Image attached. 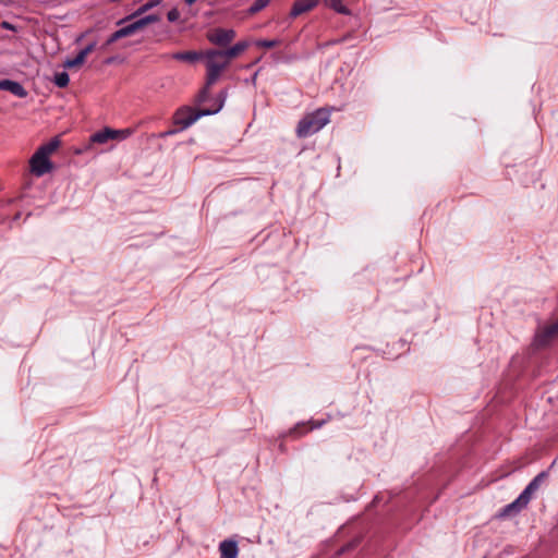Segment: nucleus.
<instances>
[{
    "label": "nucleus",
    "mask_w": 558,
    "mask_h": 558,
    "mask_svg": "<svg viewBox=\"0 0 558 558\" xmlns=\"http://www.w3.org/2000/svg\"><path fill=\"white\" fill-rule=\"evenodd\" d=\"M96 48V43H90L89 45H87L83 50V53H85L86 56H88L92 51H94V49Z\"/></svg>",
    "instance_id": "obj_31"
},
{
    "label": "nucleus",
    "mask_w": 558,
    "mask_h": 558,
    "mask_svg": "<svg viewBox=\"0 0 558 558\" xmlns=\"http://www.w3.org/2000/svg\"><path fill=\"white\" fill-rule=\"evenodd\" d=\"M186 4L192 5L196 0H184Z\"/></svg>",
    "instance_id": "obj_34"
},
{
    "label": "nucleus",
    "mask_w": 558,
    "mask_h": 558,
    "mask_svg": "<svg viewBox=\"0 0 558 558\" xmlns=\"http://www.w3.org/2000/svg\"><path fill=\"white\" fill-rule=\"evenodd\" d=\"M121 37L119 35V31L117 29L116 32H113L106 40V45L107 46H110L112 44H114L116 41L120 40Z\"/></svg>",
    "instance_id": "obj_28"
},
{
    "label": "nucleus",
    "mask_w": 558,
    "mask_h": 558,
    "mask_svg": "<svg viewBox=\"0 0 558 558\" xmlns=\"http://www.w3.org/2000/svg\"><path fill=\"white\" fill-rule=\"evenodd\" d=\"M299 427H300V425H298L296 427H294V428L291 430V434H296V433H298Z\"/></svg>",
    "instance_id": "obj_35"
},
{
    "label": "nucleus",
    "mask_w": 558,
    "mask_h": 558,
    "mask_svg": "<svg viewBox=\"0 0 558 558\" xmlns=\"http://www.w3.org/2000/svg\"><path fill=\"white\" fill-rule=\"evenodd\" d=\"M86 54L81 50L75 58L66 59L64 62V68L72 69L78 65H82L86 60Z\"/></svg>",
    "instance_id": "obj_18"
},
{
    "label": "nucleus",
    "mask_w": 558,
    "mask_h": 558,
    "mask_svg": "<svg viewBox=\"0 0 558 558\" xmlns=\"http://www.w3.org/2000/svg\"><path fill=\"white\" fill-rule=\"evenodd\" d=\"M213 85H208V80H206L205 86L199 90L198 95L196 96V102L202 104L206 101L209 97V89Z\"/></svg>",
    "instance_id": "obj_22"
},
{
    "label": "nucleus",
    "mask_w": 558,
    "mask_h": 558,
    "mask_svg": "<svg viewBox=\"0 0 558 558\" xmlns=\"http://www.w3.org/2000/svg\"><path fill=\"white\" fill-rule=\"evenodd\" d=\"M206 116H211V112L205 109L193 110L191 107H182L175 111L173 121L174 124L180 125V130H185Z\"/></svg>",
    "instance_id": "obj_3"
},
{
    "label": "nucleus",
    "mask_w": 558,
    "mask_h": 558,
    "mask_svg": "<svg viewBox=\"0 0 558 558\" xmlns=\"http://www.w3.org/2000/svg\"><path fill=\"white\" fill-rule=\"evenodd\" d=\"M69 82H70V76H69V74L65 71L58 72V73L54 74L53 83L58 87L64 88V87H66L69 85Z\"/></svg>",
    "instance_id": "obj_19"
},
{
    "label": "nucleus",
    "mask_w": 558,
    "mask_h": 558,
    "mask_svg": "<svg viewBox=\"0 0 558 558\" xmlns=\"http://www.w3.org/2000/svg\"><path fill=\"white\" fill-rule=\"evenodd\" d=\"M248 47L247 41H239L234 46L230 47L227 50H220V53L225 57L226 60L230 63V60L241 54Z\"/></svg>",
    "instance_id": "obj_14"
},
{
    "label": "nucleus",
    "mask_w": 558,
    "mask_h": 558,
    "mask_svg": "<svg viewBox=\"0 0 558 558\" xmlns=\"http://www.w3.org/2000/svg\"><path fill=\"white\" fill-rule=\"evenodd\" d=\"M121 37L119 35V31L117 29L116 32H113L106 40V45L107 46H110L112 44H114L116 41L120 40Z\"/></svg>",
    "instance_id": "obj_29"
},
{
    "label": "nucleus",
    "mask_w": 558,
    "mask_h": 558,
    "mask_svg": "<svg viewBox=\"0 0 558 558\" xmlns=\"http://www.w3.org/2000/svg\"><path fill=\"white\" fill-rule=\"evenodd\" d=\"M206 80L208 85H214L220 77L221 72L229 65L228 60L225 59L220 50H208L206 51Z\"/></svg>",
    "instance_id": "obj_2"
},
{
    "label": "nucleus",
    "mask_w": 558,
    "mask_h": 558,
    "mask_svg": "<svg viewBox=\"0 0 558 558\" xmlns=\"http://www.w3.org/2000/svg\"><path fill=\"white\" fill-rule=\"evenodd\" d=\"M529 505V501L526 499H522V495L520 494L519 497L510 502L509 505L505 506L500 512V517H509L512 514L519 513L522 509H524Z\"/></svg>",
    "instance_id": "obj_12"
},
{
    "label": "nucleus",
    "mask_w": 558,
    "mask_h": 558,
    "mask_svg": "<svg viewBox=\"0 0 558 558\" xmlns=\"http://www.w3.org/2000/svg\"><path fill=\"white\" fill-rule=\"evenodd\" d=\"M177 132H178V130H169V131L161 133L160 137H167V136L175 134Z\"/></svg>",
    "instance_id": "obj_33"
},
{
    "label": "nucleus",
    "mask_w": 558,
    "mask_h": 558,
    "mask_svg": "<svg viewBox=\"0 0 558 558\" xmlns=\"http://www.w3.org/2000/svg\"><path fill=\"white\" fill-rule=\"evenodd\" d=\"M325 4L337 13L350 15L351 11L342 3V0H325Z\"/></svg>",
    "instance_id": "obj_16"
},
{
    "label": "nucleus",
    "mask_w": 558,
    "mask_h": 558,
    "mask_svg": "<svg viewBox=\"0 0 558 558\" xmlns=\"http://www.w3.org/2000/svg\"><path fill=\"white\" fill-rule=\"evenodd\" d=\"M0 90H8L20 98H25L27 96V90L23 87V85L11 80L0 81Z\"/></svg>",
    "instance_id": "obj_11"
},
{
    "label": "nucleus",
    "mask_w": 558,
    "mask_h": 558,
    "mask_svg": "<svg viewBox=\"0 0 558 558\" xmlns=\"http://www.w3.org/2000/svg\"><path fill=\"white\" fill-rule=\"evenodd\" d=\"M144 27L147 26L148 24H151V23H155V22H158L159 21V16L156 15V14H149V15H145V16H140Z\"/></svg>",
    "instance_id": "obj_25"
},
{
    "label": "nucleus",
    "mask_w": 558,
    "mask_h": 558,
    "mask_svg": "<svg viewBox=\"0 0 558 558\" xmlns=\"http://www.w3.org/2000/svg\"><path fill=\"white\" fill-rule=\"evenodd\" d=\"M310 423H311V429H316V428L322 427L325 424V421L324 420L317 421V422L311 421Z\"/></svg>",
    "instance_id": "obj_32"
},
{
    "label": "nucleus",
    "mask_w": 558,
    "mask_h": 558,
    "mask_svg": "<svg viewBox=\"0 0 558 558\" xmlns=\"http://www.w3.org/2000/svg\"><path fill=\"white\" fill-rule=\"evenodd\" d=\"M558 336V320L539 327L536 331L533 340V347L536 349H543L549 345Z\"/></svg>",
    "instance_id": "obj_4"
},
{
    "label": "nucleus",
    "mask_w": 558,
    "mask_h": 558,
    "mask_svg": "<svg viewBox=\"0 0 558 558\" xmlns=\"http://www.w3.org/2000/svg\"><path fill=\"white\" fill-rule=\"evenodd\" d=\"M255 44L258 47L272 48V47H276L277 45H279V41L276 39H271V40L260 39V40H257Z\"/></svg>",
    "instance_id": "obj_24"
},
{
    "label": "nucleus",
    "mask_w": 558,
    "mask_h": 558,
    "mask_svg": "<svg viewBox=\"0 0 558 558\" xmlns=\"http://www.w3.org/2000/svg\"><path fill=\"white\" fill-rule=\"evenodd\" d=\"M234 37L235 32L233 29L216 28L208 35V40L218 46H227L234 39Z\"/></svg>",
    "instance_id": "obj_7"
},
{
    "label": "nucleus",
    "mask_w": 558,
    "mask_h": 558,
    "mask_svg": "<svg viewBox=\"0 0 558 558\" xmlns=\"http://www.w3.org/2000/svg\"><path fill=\"white\" fill-rule=\"evenodd\" d=\"M132 134H133V130H131V129L114 130V129H110V128H105V129L94 133L90 136V141L93 143L105 144L109 140L124 141L128 137H130Z\"/></svg>",
    "instance_id": "obj_5"
},
{
    "label": "nucleus",
    "mask_w": 558,
    "mask_h": 558,
    "mask_svg": "<svg viewBox=\"0 0 558 558\" xmlns=\"http://www.w3.org/2000/svg\"><path fill=\"white\" fill-rule=\"evenodd\" d=\"M31 170L36 177H43L48 173L52 169V163L49 160V157L40 154L36 150L33 157L29 160Z\"/></svg>",
    "instance_id": "obj_6"
},
{
    "label": "nucleus",
    "mask_w": 558,
    "mask_h": 558,
    "mask_svg": "<svg viewBox=\"0 0 558 558\" xmlns=\"http://www.w3.org/2000/svg\"><path fill=\"white\" fill-rule=\"evenodd\" d=\"M0 27L3 28V29H9V31H13V32H16L17 28L15 25L11 24L10 22L8 21H2L0 23Z\"/></svg>",
    "instance_id": "obj_30"
},
{
    "label": "nucleus",
    "mask_w": 558,
    "mask_h": 558,
    "mask_svg": "<svg viewBox=\"0 0 558 558\" xmlns=\"http://www.w3.org/2000/svg\"><path fill=\"white\" fill-rule=\"evenodd\" d=\"M59 144H60L59 140L53 138L50 142L41 145L37 149V151L49 157L58 148Z\"/></svg>",
    "instance_id": "obj_17"
},
{
    "label": "nucleus",
    "mask_w": 558,
    "mask_h": 558,
    "mask_svg": "<svg viewBox=\"0 0 558 558\" xmlns=\"http://www.w3.org/2000/svg\"><path fill=\"white\" fill-rule=\"evenodd\" d=\"M547 476L548 473L546 471L538 473L521 493L522 499H526L530 502L533 494L541 487Z\"/></svg>",
    "instance_id": "obj_8"
},
{
    "label": "nucleus",
    "mask_w": 558,
    "mask_h": 558,
    "mask_svg": "<svg viewBox=\"0 0 558 558\" xmlns=\"http://www.w3.org/2000/svg\"><path fill=\"white\" fill-rule=\"evenodd\" d=\"M221 558H236L239 554L238 543L232 539H225L219 545Z\"/></svg>",
    "instance_id": "obj_13"
},
{
    "label": "nucleus",
    "mask_w": 558,
    "mask_h": 558,
    "mask_svg": "<svg viewBox=\"0 0 558 558\" xmlns=\"http://www.w3.org/2000/svg\"><path fill=\"white\" fill-rule=\"evenodd\" d=\"M109 2H118L119 0H108Z\"/></svg>",
    "instance_id": "obj_36"
},
{
    "label": "nucleus",
    "mask_w": 558,
    "mask_h": 558,
    "mask_svg": "<svg viewBox=\"0 0 558 558\" xmlns=\"http://www.w3.org/2000/svg\"><path fill=\"white\" fill-rule=\"evenodd\" d=\"M228 97L227 90H221L217 96V106L213 109H207L211 114L218 113L225 106V101Z\"/></svg>",
    "instance_id": "obj_20"
},
{
    "label": "nucleus",
    "mask_w": 558,
    "mask_h": 558,
    "mask_svg": "<svg viewBox=\"0 0 558 558\" xmlns=\"http://www.w3.org/2000/svg\"><path fill=\"white\" fill-rule=\"evenodd\" d=\"M124 24L128 25L132 35L136 34L137 32H140L141 29L144 28V25H143L140 16L135 17L129 22H125Z\"/></svg>",
    "instance_id": "obj_21"
},
{
    "label": "nucleus",
    "mask_w": 558,
    "mask_h": 558,
    "mask_svg": "<svg viewBox=\"0 0 558 558\" xmlns=\"http://www.w3.org/2000/svg\"><path fill=\"white\" fill-rule=\"evenodd\" d=\"M330 121V110L319 108L303 117L296 126V136L299 138L308 137L320 131Z\"/></svg>",
    "instance_id": "obj_1"
},
{
    "label": "nucleus",
    "mask_w": 558,
    "mask_h": 558,
    "mask_svg": "<svg viewBox=\"0 0 558 558\" xmlns=\"http://www.w3.org/2000/svg\"><path fill=\"white\" fill-rule=\"evenodd\" d=\"M271 0H255V2L248 9L251 14H255L266 8Z\"/></svg>",
    "instance_id": "obj_23"
},
{
    "label": "nucleus",
    "mask_w": 558,
    "mask_h": 558,
    "mask_svg": "<svg viewBox=\"0 0 558 558\" xmlns=\"http://www.w3.org/2000/svg\"><path fill=\"white\" fill-rule=\"evenodd\" d=\"M119 26H120V28L118 31H119V35H120L121 39L132 36L130 28L128 27L126 24H122Z\"/></svg>",
    "instance_id": "obj_27"
},
{
    "label": "nucleus",
    "mask_w": 558,
    "mask_h": 558,
    "mask_svg": "<svg viewBox=\"0 0 558 558\" xmlns=\"http://www.w3.org/2000/svg\"><path fill=\"white\" fill-rule=\"evenodd\" d=\"M319 0H296L290 11L291 17H296L305 12L313 10Z\"/></svg>",
    "instance_id": "obj_10"
},
{
    "label": "nucleus",
    "mask_w": 558,
    "mask_h": 558,
    "mask_svg": "<svg viewBox=\"0 0 558 558\" xmlns=\"http://www.w3.org/2000/svg\"><path fill=\"white\" fill-rule=\"evenodd\" d=\"M161 3V0H149L146 3L142 4L136 11L133 13L120 19L117 21V25H122L125 22H129L135 17H138L143 15L144 13L148 12L149 10L154 9L155 7L159 5Z\"/></svg>",
    "instance_id": "obj_9"
},
{
    "label": "nucleus",
    "mask_w": 558,
    "mask_h": 558,
    "mask_svg": "<svg viewBox=\"0 0 558 558\" xmlns=\"http://www.w3.org/2000/svg\"><path fill=\"white\" fill-rule=\"evenodd\" d=\"M180 17V12L178 9L173 8L167 13V19L169 22H177Z\"/></svg>",
    "instance_id": "obj_26"
},
{
    "label": "nucleus",
    "mask_w": 558,
    "mask_h": 558,
    "mask_svg": "<svg viewBox=\"0 0 558 558\" xmlns=\"http://www.w3.org/2000/svg\"><path fill=\"white\" fill-rule=\"evenodd\" d=\"M203 57L201 52L197 51H179L171 54V58L178 61L185 62H195Z\"/></svg>",
    "instance_id": "obj_15"
}]
</instances>
